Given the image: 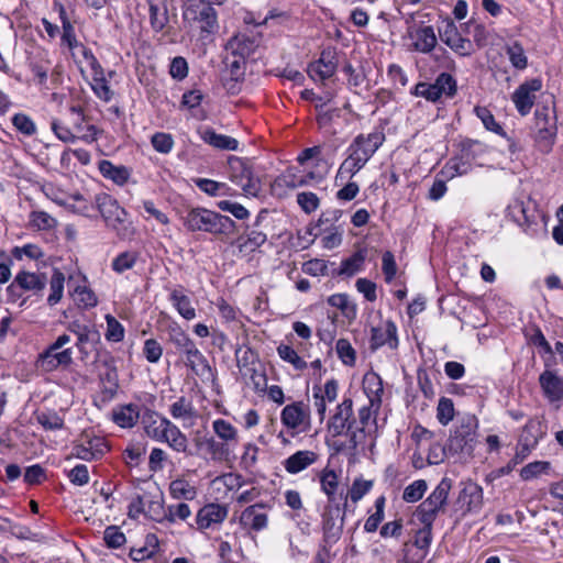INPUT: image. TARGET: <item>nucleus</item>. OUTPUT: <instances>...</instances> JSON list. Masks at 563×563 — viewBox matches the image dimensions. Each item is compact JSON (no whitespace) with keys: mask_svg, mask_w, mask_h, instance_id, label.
Listing matches in <instances>:
<instances>
[{"mask_svg":"<svg viewBox=\"0 0 563 563\" xmlns=\"http://www.w3.org/2000/svg\"><path fill=\"white\" fill-rule=\"evenodd\" d=\"M321 490L327 495L325 506H343L346 508V495L343 489H339V478L333 470L324 468L320 474Z\"/></svg>","mask_w":563,"mask_h":563,"instance_id":"obj_20","label":"nucleus"},{"mask_svg":"<svg viewBox=\"0 0 563 563\" xmlns=\"http://www.w3.org/2000/svg\"><path fill=\"white\" fill-rule=\"evenodd\" d=\"M342 214L343 211L340 209H328L323 211L320 214L314 229H319L320 232L340 229L335 223L341 219Z\"/></svg>","mask_w":563,"mask_h":563,"instance_id":"obj_51","label":"nucleus"},{"mask_svg":"<svg viewBox=\"0 0 563 563\" xmlns=\"http://www.w3.org/2000/svg\"><path fill=\"white\" fill-rule=\"evenodd\" d=\"M168 339L169 342L186 356L185 364L192 373L199 376L202 382H216V369L211 367L207 357L180 327L170 328Z\"/></svg>","mask_w":563,"mask_h":563,"instance_id":"obj_2","label":"nucleus"},{"mask_svg":"<svg viewBox=\"0 0 563 563\" xmlns=\"http://www.w3.org/2000/svg\"><path fill=\"white\" fill-rule=\"evenodd\" d=\"M228 516V508L220 504H207L201 507L196 516L197 528L200 531L220 525Z\"/></svg>","mask_w":563,"mask_h":563,"instance_id":"obj_23","label":"nucleus"},{"mask_svg":"<svg viewBox=\"0 0 563 563\" xmlns=\"http://www.w3.org/2000/svg\"><path fill=\"white\" fill-rule=\"evenodd\" d=\"M474 112H475L476 117L482 121V123L486 130L507 139L510 142L509 151L512 153L516 151L515 143L507 135V133L505 132L503 126L495 120L494 114L492 113V111L488 108L482 107V106H476L474 108Z\"/></svg>","mask_w":563,"mask_h":563,"instance_id":"obj_41","label":"nucleus"},{"mask_svg":"<svg viewBox=\"0 0 563 563\" xmlns=\"http://www.w3.org/2000/svg\"><path fill=\"white\" fill-rule=\"evenodd\" d=\"M228 177L241 187L245 195L257 197L261 191V183L254 177L249 161L236 156H230L228 159Z\"/></svg>","mask_w":563,"mask_h":563,"instance_id":"obj_6","label":"nucleus"},{"mask_svg":"<svg viewBox=\"0 0 563 563\" xmlns=\"http://www.w3.org/2000/svg\"><path fill=\"white\" fill-rule=\"evenodd\" d=\"M268 505L256 503L247 506L239 517V523L249 536H254L268 527Z\"/></svg>","mask_w":563,"mask_h":563,"instance_id":"obj_13","label":"nucleus"},{"mask_svg":"<svg viewBox=\"0 0 563 563\" xmlns=\"http://www.w3.org/2000/svg\"><path fill=\"white\" fill-rule=\"evenodd\" d=\"M166 509H167V507H165L164 499L161 496V497H158L156 499H152L147 503L145 516L148 517L151 520H154L158 523H164V522H166V518H167Z\"/></svg>","mask_w":563,"mask_h":563,"instance_id":"obj_55","label":"nucleus"},{"mask_svg":"<svg viewBox=\"0 0 563 563\" xmlns=\"http://www.w3.org/2000/svg\"><path fill=\"white\" fill-rule=\"evenodd\" d=\"M169 412L174 419H189L195 415L191 401L184 396L170 405Z\"/></svg>","mask_w":563,"mask_h":563,"instance_id":"obj_53","label":"nucleus"},{"mask_svg":"<svg viewBox=\"0 0 563 563\" xmlns=\"http://www.w3.org/2000/svg\"><path fill=\"white\" fill-rule=\"evenodd\" d=\"M150 24L154 32L164 30L169 21L166 0H148Z\"/></svg>","mask_w":563,"mask_h":563,"instance_id":"obj_40","label":"nucleus"},{"mask_svg":"<svg viewBox=\"0 0 563 563\" xmlns=\"http://www.w3.org/2000/svg\"><path fill=\"white\" fill-rule=\"evenodd\" d=\"M137 261V253L136 252H122L120 253L112 261V269L119 274H122L123 272L131 269Z\"/></svg>","mask_w":563,"mask_h":563,"instance_id":"obj_59","label":"nucleus"},{"mask_svg":"<svg viewBox=\"0 0 563 563\" xmlns=\"http://www.w3.org/2000/svg\"><path fill=\"white\" fill-rule=\"evenodd\" d=\"M440 40L449 46L456 55L468 57L475 53L473 42L461 35L453 20L448 19L438 27Z\"/></svg>","mask_w":563,"mask_h":563,"instance_id":"obj_9","label":"nucleus"},{"mask_svg":"<svg viewBox=\"0 0 563 563\" xmlns=\"http://www.w3.org/2000/svg\"><path fill=\"white\" fill-rule=\"evenodd\" d=\"M166 417L161 416L158 412L146 409L142 416V426L145 434L159 442L164 437V422H167Z\"/></svg>","mask_w":563,"mask_h":563,"instance_id":"obj_29","label":"nucleus"},{"mask_svg":"<svg viewBox=\"0 0 563 563\" xmlns=\"http://www.w3.org/2000/svg\"><path fill=\"white\" fill-rule=\"evenodd\" d=\"M346 508L343 506H324L321 514L322 544L318 551L323 556V563L330 549L341 539Z\"/></svg>","mask_w":563,"mask_h":563,"instance_id":"obj_3","label":"nucleus"},{"mask_svg":"<svg viewBox=\"0 0 563 563\" xmlns=\"http://www.w3.org/2000/svg\"><path fill=\"white\" fill-rule=\"evenodd\" d=\"M354 424L353 401L351 398H344L342 402L336 406L333 416L330 417L328 431L332 437H340L344 433H349Z\"/></svg>","mask_w":563,"mask_h":563,"instance_id":"obj_15","label":"nucleus"},{"mask_svg":"<svg viewBox=\"0 0 563 563\" xmlns=\"http://www.w3.org/2000/svg\"><path fill=\"white\" fill-rule=\"evenodd\" d=\"M54 10L57 11L60 23H62V44H65L69 49H74L78 46V41L76 37V32L73 23L70 22L66 8L63 3L55 1Z\"/></svg>","mask_w":563,"mask_h":563,"instance_id":"obj_34","label":"nucleus"},{"mask_svg":"<svg viewBox=\"0 0 563 563\" xmlns=\"http://www.w3.org/2000/svg\"><path fill=\"white\" fill-rule=\"evenodd\" d=\"M366 165L365 162L360 159L356 155H354L351 151H347V157L342 162L340 165L335 181H343L347 178L353 177L355 174H357L364 166Z\"/></svg>","mask_w":563,"mask_h":563,"instance_id":"obj_45","label":"nucleus"},{"mask_svg":"<svg viewBox=\"0 0 563 563\" xmlns=\"http://www.w3.org/2000/svg\"><path fill=\"white\" fill-rule=\"evenodd\" d=\"M279 357L290 363L296 369L302 371L307 367V363L298 355V353L289 345L280 344L277 347Z\"/></svg>","mask_w":563,"mask_h":563,"instance_id":"obj_58","label":"nucleus"},{"mask_svg":"<svg viewBox=\"0 0 563 563\" xmlns=\"http://www.w3.org/2000/svg\"><path fill=\"white\" fill-rule=\"evenodd\" d=\"M64 283L65 275L59 269L55 268L49 279L48 306L53 307L60 301L64 292Z\"/></svg>","mask_w":563,"mask_h":563,"instance_id":"obj_48","label":"nucleus"},{"mask_svg":"<svg viewBox=\"0 0 563 563\" xmlns=\"http://www.w3.org/2000/svg\"><path fill=\"white\" fill-rule=\"evenodd\" d=\"M462 159L468 161L470 163L475 162L488 152V146L478 141L472 139H464L459 144Z\"/></svg>","mask_w":563,"mask_h":563,"instance_id":"obj_44","label":"nucleus"},{"mask_svg":"<svg viewBox=\"0 0 563 563\" xmlns=\"http://www.w3.org/2000/svg\"><path fill=\"white\" fill-rule=\"evenodd\" d=\"M181 220L185 229L191 233L203 232L219 236L231 235L235 231V222L230 217L202 207L190 208Z\"/></svg>","mask_w":563,"mask_h":563,"instance_id":"obj_1","label":"nucleus"},{"mask_svg":"<svg viewBox=\"0 0 563 563\" xmlns=\"http://www.w3.org/2000/svg\"><path fill=\"white\" fill-rule=\"evenodd\" d=\"M200 139L208 145L221 151H236L239 141L232 136L219 134L212 128L198 131Z\"/></svg>","mask_w":563,"mask_h":563,"instance_id":"obj_28","label":"nucleus"},{"mask_svg":"<svg viewBox=\"0 0 563 563\" xmlns=\"http://www.w3.org/2000/svg\"><path fill=\"white\" fill-rule=\"evenodd\" d=\"M258 40L255 36H250L240 33L231 37L225 44V51L231 57H241L246 60L257 48Z\"/></svg>","mask_w":563,"mask_h":563,"instance_id":"obj_25","label":"nucleus"},{"mask_svg":"<svg viewBox=\"0 0 563 563\" xmlns=\"http://www.w3.org/2000/svg\"><path fill=\"white\" fill-rule=\"evenodd\" d=\"M169 300L184 319L192 320L196 318V310L191 300L181 289H173L169 294Z\"/></svg>","mask_w":563,"mask_h":563,"instance_id":"obj_43","label":"nucleus"},{"mask_svg":"<svg viewBox=\"0 0 563 563\" xmlns=\"http://www.w3.org/2000/svg\"><path fill=\"white\" fill-rule=\"evenodd\" d=\"M48 345L37 357L36 367L44 373H51L58 368H67L73 363V350L54 349Z\"/></svg>","mask_w":563,"mask_h":563,"instance_id":"obj_14","label":"nucleus"},{"mask_svg":"<svg viewBox=\"0 0 563 563\" xmlns=\"http://www.w3.org/2000/svg\"><path fill=\"white\" fill-rule=\"evenodd\" d=\"M200 446L205 448L206 451L208 452V454H210V456L213 460L222 461V460L228 459V456L230 454V446L228 444H225L223 441L222 442L217 441L212 437L202 438L200 440Z\"/></svg>","mask_w":563,"mask_h":563,"instance_id":"obj_49","label":"nucleus"},{"mask_svg":"<svg viewBox=\"0 0 563 563\" xmlns=\"http://www.w3.org/2000/svg\"><path fill=\"white\" fill-rule=\"evenodd\" d=\"M558 128L554 125L553 121L550 122L549 129L544 128L543 130H537L536 133V143L538 148L542 153H549L552 150V146L555 141Z\"/></svg>","mask_w":563,"mask_h":563,"instance_id":"obj_50","label":"nucleus"},{"mask_svg":"<svg viewBox=\"0 0 563 563\" xmlns=\"http://www.w3.org/2000/svg\"><path fill=\"white\" fill-rule=\"evenodd\" d=\"M428 489V484L424 479H417L409 484L402 493V499L406 503L419 501Z\"/></svg>","mask_w":563,"mask_h":563,"instance_id":"obj_56","label":"nucleus"},{"mask_svg":"<svg viewBox=\"0 0 563 563\" xmlns=\"http://www.w3.org/2000/svg\"><path fill=\"white\" fill-rule=\"evenodd\" d=\"M16 284H19L24 291H31L34 295H42L48 282L44 273H31L21 271L16 275Z\"/></svg>","mask_w":563,"mask_h":563,"instance_id":"obj_32","label":"nucleus"},{"mask_svg":"<svg viewBox=\"0 0 563 563\" xmlns=\"http://www.w3.org/2000/svg\"><path fill=\"white\" fill-rule=\"evenodd\" d=\"M437 103L444 99H453L457 95V81L449 73H441L432 82Z\"/></svg>","mask_w":563,"mask_h":563,"instance_id":"obj_31","label":"nucleus"},{"mask_svg":"<svg viewBox=\"0 0 563 563\" xmlns=\"http://www.w3.org/2000/svg\"><path fill=\"white\" fill-rule=\"evenodd\" d=\"M477 419L475 416L463 418L448 440V452L471 455L476 442Z\"/></svg>","mask_w":563,"mask_h":563,"instance_id":"obj_5","label":"nucleus"},{"mask_svg":"<svg viewBox=\"0 0 563 563\" xmlns=\"http://www.w3.org/2000/svg\"><path fill=\"white\" fill-rule=\"evenodd\" d=\"M106 339L110 342H121L124 339V327L111 314L106 316Z\"/></svg>","mask_w":563,"mask_h":563,"instance_id":"obj_63","label":"nucleus"},{"mask_svg":"<svg viewBox=\"0 0 563 563\" xmlns=\"http://www.w3.org/2000/svg\"><path fill=\"white\" fill-rule=\"evenodd\" d=\"M452 479L443 477L432 493L417 507L416 516L419 521L434 522L440 512H444Z\"/></svg>","mask_w":563,"mask_h":563,"instance_id":"obj_4","label":"nucleus"},{"mask_svg":"<svg viewBox=\"0 0 563 563\" xmlns=\"http://www.w3.org/2000/svg\"><path fill=\"white\" fill-rule=\"evenodd\" d=\"M168 490L174 499L192 500L197 496L196 487L180 477L170 482Z\"/></svg>","mask_w":563,"mask_h":563,"instance_id":"obj_46","label":"nucleus"},{"mask_svg":"<svg viewBox=\"0 0 563 563\" xmlns=\"http://www.w3.org/2000/svg\"><path fill=\"white\" fill-rule=\"evenodd\" d=\"M95 205L106 224L115 230L120 238L125 236V228L123 231L121 227L126 221L128 212L124 208L120 207L118 201L108 194H99L95 197Z\"/></svg>","mask_w":563,"mask_h":563,"instance_id":"obj_8","label":"nucleus"},{"mask_svg":"<svg viewBox=\"0 0 563 563\" xmlns=\"http://www.w3.org/2000/svg\"><path fill=\"white\" fill-rule=\"evenodd\" d=\"M280 421L292 434L307 432L311 427L310 408L301 400L294 401L283 408Z\"/></svg>","mask_w":563,"mask_h":563,"instance_id":"obj_10","label":"nucleus"},{"mask_svg":"<svg viewBox=\"0 0 563 563\" xmlns=\"http://www.w3.org/2000/svg\"><path fill=\"white\" fill-rule=\"evenodd\" d=\"M102 364L106 367V372L100 374V380L104 386V391L109 394L110 397H113L119 387L115 361L113 356L107 355V357L102 360Z\"/></svg>","mask_w":563,"mask_h":563,"instance_id":"obj_42","label":"nucleus"},{"mask_svg":"<svg viewBox=\"0 0 563 563\" xmlns=\"http://www.w3.org/2000/svg\"><path fill=\"white\" fill-rule=\"evenodd\" d=\"M422 527L416 532L413 541H406L402 545V560L400 563H423L432 542L434 522L420 521Z\"/></svg>","mask_w":563,"mask_h":563,"instance_id":"obj_7","label":"nucleus"},{"mask_svg":"<svg viewBox=\"0 0 563 563\" xmlns=\"http://www.w3.org/2000/svg\"><path fill=\"white\" fill-rule=\"evenodd\" d=\"M388 345L396 350L398 346L397 327L391 320L385 321L382 325L372 328L369 346L373 351Z\"/></svg>","mask_w":563,"mask_h":563,"instance_id":"obj_22","label":"nucleus"},{"mask_svg":"<svg viewBox=\"0 0 563 563\" xmlns=\"http://www.w3.org/2000/svg\"><path fill=\"white\" fill-rule=\"evenodd\" d=\"M408 37L413 51L429 54L438 45V36L432 25L415 24L408 29Z\"/></svg>","mask_w":563,"mask_h":563,"instance_id":"obj_16","label":"nucleus"},{"mask_svg":"<svg viewBox=\"0 0 563 563\" xmlns=\"http://www.w3.org/2000/svg\"><path fill=\"white\" fill-rule=\"evenodd\" d=\"M318 460V454L313 451H298L287 457L283 464L285 470L289 474H297L310 465H312Z\"/></svg>","mask_w":563,"mask_h":563,"instance_id":"obj_35","label":"nucleus"},{"mask_svg":"<svg viewBox=\"0 0 563 563\" xmlns=\"http://www.w3.org/2000/svg\"><path fill=\"white\" fill-rule=\"evenodd\" d=\"M313 177V173L301 175L296 168H288L275 179L274 187L295 189L309 185Z\"/></svg>","mask_w":563,"mask_h":563,"instance_id":"obj_36","label":"nucleus"},{"mask_svg":"<svg viewBox=\"0 0 563 563\" xmlns=\"http://www.w3.org/2000/svg\"><path fill=\"white\" fill-rule=\"evenodd\" d=\"M547 434V424L541 417H533L522 428L518 440L537 448L540 440Z\"/></svg>","mask_w":563,"mask_h":563,"instance_id":"obj_27","label":"nucleus"},{"mask_svg":"<svg viewBox=\"0 0 563 563\" xmlns=\"http://www.w3.org/2000/svg\"><path fill=\"white\" fill-rule=\"evenodd\" d=\"M338 68V56L334 48H324L320 57L308 67V74L313 80L324 81L331 78Z\"/></svg>","mask_w":563,"mask_h":563,"instance_id":"obj_17","label":"nucleus"},{"mask_svg":"<svg viewBox=\"0 0 563 563\" xmlns=\"http://www.w3.org/2000/svg\"><path fill=\"white\" fill-rule=\"evenodd\" d=\"M297 203L305 213L310 214L319 208L320 199L314 192L302 191L297 195Z\"/></svg>","mask_w":563,"mask_h":563,"instance_id":"obj_64","label":"nucleus"},{"mask_svg":"<svg viewBox=\"0 0 563 563\" xmlns=\"http://www.w3.org/2000/svg\"><path fill=\"white\" fill-rule=\"evenodd\" d=\"M98 169L104 178L112 180L119 186L125 185L131 177L130 168L124 165H114L108 159H101L98 163Z\"/></svg>","mask_w":563,"mask_h":563,"instance_id":"obj_33","label":"nucleus"},{"mask_svg":"<svg viewBox=\"0 0 563 563\" xmlns=\"http://www.w3.org/2000/svg\"><path fill=\"white\" fill-rule=\"evenodd\" d=\"M109 451L104 439L95 437L85 443L75 444L71 455L84 461H97Z\"/></svg>","mask_w":563,"mask_h":563,"instance_id":"obj_24","label":"nucleus"},{"mask_svg":"<svg viewBox=\"0 0 563 563\" xmlns=\"http://www.w3.org/2000/svg\"><path fill=\"white\" fill-rule=\"evenodd\" d=\"M454 418V404L448 397H441L437 407V419L442 426H448Z\"/></svg>","mask_w":563,"mask_h":563,"instance_id":"obj_60","label":"nucleus"},{"mask_svg":"<svg viewBox=\"0 0 563 563\" xmlns=\"http://www.w3.org/2000/svg\"><path fill=\"white\" fill-rule=\"evenodd\" d=\"M11 122L16 131L25 136H33L37 131L34 121L25 113H15Z\"/></svg>","mask_w":563,"mask_h":563,"instance_id":"obj_57","label":"nucleus"},{"mask_svg":"<svg viewBox=\"0 0 563 563\" xmlns=\"http://www.w3.org/2000/svg\"><path fill=\"white\" fill-rule=\"evenodd\" d=\"M111 419L120 428H132L140 419V408L135 404L115 406Z\"/></svg>","mask_w":563,"mask_h":563,"instance_id":"obj_30","label":"nucleus"},{"mask_svg":"<svg viewBox=\"0 0 563 563\" xmlns=\"http://www.w3.org/2000/svg\"><path fill=\"white\" fill-rule=\"evenodd\" d=\"M36 419L45 430H59L64 427L63 418L55 411H42Z\"/></svg>","mask_w":563,"mask_h":563,"instance_id":"obj_61","label":"nucleus"},{"mask_svg":"<svg viewBox=\"0 0 563 563\" xmlns=\"http://www.w3.org/2000/svg\"><path fill=\"white\" fill-rule=\"evenodd\" d=\"M542 88V81L533 78L521 84L512 93V101L521 115L530 113L534 103L536 92Z\"/></svg>","mask_w":563,"mask_h":563,"instance_id":"obj_18","label":"nucleus"},{"mask_svg":"<svg viewBox=\"0 0 563 563\" xmlns=\"http://www.w3.org/2000/svg\"><path fill=\"white\" fill-rule=\"evenodd\" d=\"M456 503L463 511V515L478 514L484 503L483 488L474 482L465 483L459 494Z\"/></svg>","mask_w":563,"mask_h":563,"instance_id":"obj_19","label":"nucleus"},{"mask_svg":"<svg viewBox=\"0 0 563 563\" xmlns=\"http://www.w3.org/2000/svg\"><path fill=\"white\" fill-rule=\"evenodd\" d=\"M514 220L528 232L533 225H537V216L534 209H530L522 200H516L510 207Z\"/></svg>","mask_w":563,"mask_h":563,"instance_id":"obj_38","label":"nucleus"},{"mask_svg":"<svg viewBox=\"0 0 563 563\" xmlns=\"http://www.w3.org/2000/svg\"><path fill=\"white\" fill-rule=\"evenodd\" d=\"M338 357L346 366H354L356 352L347 339H339L335 344Z\"/></svg>","mask_w":563,"mask_h":563,"instance_id":"obj_54","label":"nucleus"},{"mask_svg":"<svg viewBox=\"0 0 563 563\" xmlns=\"http://www.w3.org/2000/svg\"><path fill=\"white\" fill-rule=\"evenodd\" d=\"M366 260V250H358L353 253L350 257L343 260L338 269L331 272L332 276H345L352 277L356 273L361 272L364 262Z\"/></svg>","mask_w":563,"mask_h":563,"instance_id":"obj_37","label":"nucleus"},{"mask_svg":"<svg viewBox=\"0 0 563 563\" xmlns=\"http://www.w3.org/2000/svg\"><path fill=\"white\" fill-rule=\"evenodd\" d=\"M184 21L200 23L201 37L203 34L211 35L218 30V13L213 4H189L183 12Z\"/></svg>","mask_w":563,"mask_h":563,"instance_id":"obj_12","label":"nucleus"},{"mask_svg":"<svg viewBox=\"0 0 563 563\" xmlns=\"http://www.w3.org/2000/svg\"><path fill=\"white\" fill-rule=\"evenodd\" d=\"M164 437L161 442H165L176 452H186L188 439L169 419L164 422Z\"/></svg>","mask_w":563,"mask_h":563,"instance_id":"obj_39","label":"nucleus"},{"mask_svg":"<svg viewBox=\"0 0 563 563\" xmlns=\"http://www.w3.org/2000/svg\"><path fill=\"white\" fill-rule=\"evenodd\" d=\"M539 384L544 397L551 401H560L563 399V377L553 371H544L539 376Z\"/></svg>","mask_w":563,"mask_h":563,"instance_id":"obj_26","label":"nucleus"},{"mask_svg":"<svg viewBox=\"0 0 563 563\" xmlns=\"http://www.w3.org/2000/svg\"><path fill=\"white\" fill-rule=\"evenodd\" d=\"M372 487H373L372 481L356 478V479H354L350 489L345 493L346 498L350 497V499L353 503H357L371 490Z\"/></svg>","mask_w":563,"mask_h":563,"instance_id":"obj_62","label":"nucleus"},{"mask_svg":"<svg viewBox=\"0 0 563 563\" xmlns=\"http://www.w3.org/2000/svg\"><path fill=\"white\" fill-rule=\"evenodd\" d=\"M386 140L383 129H375L373 132L356 135L346 151H351L360 159L367 163Z\"/></svg>","mask_w":563,"mask_h":563,"instance_id":"obj_11","label":"nucleus"},{"mask_svg":"<svg viewBox=\"0 0 563 563\" xmlns=\"http://www.w3.org/2000/svg\"><path fill=\"white\" fill-rule=\"evenodd\" d=\"M551 471V463L548 461H534L526 466H523L520 471V477L523 481H530L532 478H537L542 474H549Z\"/></svg>","mask_w":563,"mask_h":563,"instance_id":"obj_52","label":"nucleus"},{"mask_svg":"<svg viewBox=\"0 0 563 563\" xmlns=\"http://www.w3.org/2000/svg\"><path fill=\"white\" fill-rule=\"evenodd\" d=\"M214 433L229 446L238 443V430L224 419H217L212 422Z\"/></svg>","mask_w":563,"mask_h":563,"instance_id":"obj_47","label":"nucleus"},{"mask_svg":"<svg viewBox=\"0 0 563 563\" xmlns=\"http://www.w3.org/2000/svg\"><path fill=\"white\" fill-rule=\"evenodd\" d=\"M245 62L241 57L227 56L224 63L228 68V77L224 78L223 87L230 95H238L241 90V84L245 77Z\"/></svg>","mask_w":563,"mask_h":563,"instance_id":"obj_21","label":"nucleus"}]
</instances>
